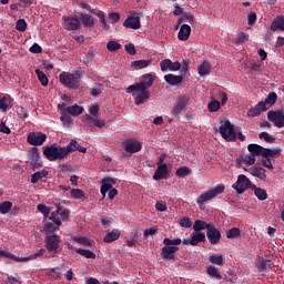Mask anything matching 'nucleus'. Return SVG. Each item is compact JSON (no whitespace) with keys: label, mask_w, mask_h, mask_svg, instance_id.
<instances>
[{"label":"nucleus","mask_w":284,"mask_h":284,"mask_svg":"<svg viewBox=\"0 0 284 284\" xmlns=\"http://www.w3.org/2000/svg\"><path fill=\"white\" fill-rule=\"evenodd\" d=\"M154 82L155 78H153L152 74H142L140 78V83L130 85L125 90V92H128L129 94L138 93L135 98V104H143L145 101L149 100V98H151V93L148 91V89H150Z\"/></svg>","instance_id":"f257e3e1"},{"label":"nucleus","mask_w":284,"mask_h":284,"mask_svg":"<svg viewBox=\"0 0 284 284\" xmlns=\"http://www.w3.org/2000/svg\"><path fill=\"white\" fill-rule=\"evenodd\" d=\"M43 155L47 158L48 161L54 162V161H62L70 154L62 150L61 145L58 144H51L43 148Z\"/></svg>","instance_id":"f03ea898"},{"label":"nucleus","mask_w":284,"mask_h":284,"mask_svg":"<svg viewBox=\"0 0 284 284\" xmlns=\"http://www.w3.org/2000/svg\"><path fill=\"white\" fill-rule=\"evenodd\" d=\"M80 71H75L74 73L63 71L59 75V81L62 85L67 87L68 89L78 90L80 87V79H81Z\"/></svg>","instance_id":"7ed1b4c3"},{"label":"nucleus","mask_w":284,"mask_h":284,"mask_svg":"<svg viewBox=\"0 0 284 284\" xmlns=\"http://www.w3.org/2000/svg\"><path fill=\"white\" fill-rule=\"evenodd\" d=\"M116 179L115 178H105L101 180V195L103 199L106 196V192H109V200H114L119 191L116 189H112V185H115Z\"/></svg>","instance_id":"20e7f679"},{"label":"nucleus","mask_w":284,"mask_h":284,"mask_svg":"<svg viewBox=\"0 0 284 284\" xmlns=\"http://www.w3.org/2000/svg\"><path fill=\"white\" fill-rule=\"evenodd\" d=\"M225 191V185L219 184L214 186L213 190L202 193L201 196L197 197V205H204L205 202L212 201L214 197L221 195Z\"/></svg>","instance_id":"39448f33"},{"label":"nucleus","mask_w":284,"mask_h":284,"mask_svg":"<svg viewBox=\"0 0 284 284\" xmlns=\"http://www.w3.org/2000/svg\"><path fill=\"white\" fill-rule=\"evenodd\" d=\"M219 133L227 142L236 141V132L234 131V126L230 121H226L222 125H220Z\"/></svg>","instance_id":"423d86ee"},{"label":"nucleus","mask_w":284,"mask_h":284,"mask_svg":"<svg viewBox=\"0 0 284 284\" xmlns=\"http://www.w3.org/2000/svg\"><path fill=\"white\" fill-rule=\"evenodd\" d=\"M62 240L59 235H48L44 237V248L52 254H58Z\"/></svg>","instance_id":"0eeeda50"},{"label":"nucleus","mask_w":284,"mask_h":284,"mask_svg":"<svg viewBox=\"0 0 284 284\" xmlns=\"http://www.w3.org/2000/svg\"><path fill=\"white\" fill-rule=\"evenodd\" d=\"M190 101L189 95H179L171 109V115H180L185 110Z\"/></svg>","instance_id":"6e6552de"},{"label":"nucleus","mask_w":284,"mask_h":284,"mask_svg":"<svg viewBox=\"0 0 284 284\" xmlns=\"http://www.w3.org/2000/svg\"><path fill=\"white\" fill-rule=\"evenodd\" d=\"M267 119L273 123L275 128H284V111L271 110L267 112Z\"/></svg>","instance_id":"1a4fd4ad"},{"label":"nucleus","mask_w":284,"mask_h":284,"mask_svg":"<svg viewBox=\"0 0 284 284\" xmlns=\"http://www.w3.org/2000/svg\"><path fill=\"white\" fill-rule=\"evenodd\" d=\"M47 141V134L42 132H30L27 136V142L33 146H41Z\"/></svg>","instance_id":"9d476101"},{"label":"nucleus","mask_w":284,"mask_h":284,"mask_svg":"<svg viewBox=\"0 0 284 284\" xmlns=\"http://www.w3.org/2000/svg\"><path fill=\"white\" fill-rule=\"evenodd\" d=\"M250 186H251L250 179L246 178V175H243V174L239 175L237 182L232 184V189L237 191L239 194H242L243 192H245L247 189H250Z\"/></svg>","instance_id":"9b49d317"},{"label":"nucleus","mask_w":284,"mask_h":284,"mask_svg":"<svg viewBox=\"0 0 284 284\" xmlns=\"http://www.w3.org/2000/svg\"><path fill=\"white\" fill-rule=\"evenodd\" d=\"M28 160L34 170L42 168L41 155L39 154L38 148H33L30 152H28Z\"/></svg>","instance_id":"f8f14e48"},{"label":"nucleus","mask_w":284,"mask_h":284,"mask_svg":"<svg viewBox=\"0 0 284 284\" xmlns=\"http://www.w3.org/2000/svg\"><path fill=\"white\" fill-rule=\"evenodd\" d=\"M122 149L130 154H135L141 151V144L136 140H125L122 143Z\"/></svg>","instance_id":"ddd939ff"},{"label":"nucleus","mask_w":284,"mask_h":284,"mask_svg":"<svg viewBox=\"0 0 284 284\" xmlns=\"http://www.w3.org/2000/svg\"><path fill=\"white\" fill-rule=\"evenodd\" d=\"M80 20L78 17H63V27L68 31H75L80 29Z\"/></svg>","instance_id":"4468645a"},{"label":"nucleus","mask_w":284,"mask_h":284,"mask_svg":"<svg viewBox=\"0 0 284 284\" xmlns=\"http://www.w3.org/2000/svg\"><path fill=\"white\" fill-rule=\"evenodd\" d=\"M180 251L179 246H164L161 251V257L164 261H174L176 252Z\"/></svg>","instance_id":"2eb2a0df"},{"label":"nucleus","mask_w":284,"mask_h":284,"mask_svg":"<svg viewBox=\"0 0 284 284\" xmlns=\"http://www.w3.org/2000/svg\"><path fill=\"white\" fill-rule=\"evenodd\" d=\"M161 71L162 72H168V71H180L181 69V63L180 62H173L172 60H162L160 62Z\"/></svg>","instance_id":"dca6fc26"},{"label":"nucleus","mask_w":284,"mask_h":284,"mask_svg":"<svg viewBox=\"0 0 284 284\" xmlns=\"http://www.w3.org/2000/svg\"><path fill=\"white\" fill-rule=\"evenodd\" d=\"M267 110H270V106H266L265 103H263V102H258V104L248 109L246 115L248 118H256V116L261 115L262 112H266Z\"/></svg>","instance_id":"f3484780"},{"label":"nucleus","mask_w":284,"mask_h":284,"mask_svg":"<svg viewBox=\"0 0 284 284\" xmlns=\"http://www.w3.org/2000/svg\"><path fill=\"white\" fill-rule=\"evenodd\" d=\"M206 237L207 241H210L211 245H217L221 243V231L219 229H210V231H206Z\"/></svg>","instance_id":"a211bd4d"},{"label":"nucleus","mask_w":284,"mask_h":284,"mask_svg":"<svg viewBox=\"0 0 284 284\" xmlns=\"http://www.w3.org/2000/svg\"><path fill=\"white\" fill-rule=\"evenodd\" d=\"M247 172L248 174L258 179L260 181H266V170L263 169L262 166H252L251 169L247 170Z\"/></svg>","instance_id":"6ab92c4d"},{"label":"nucleus","mask_w":284,"mask_h":284,"mask_svg":"<svg viewBox=\"0 0 284 284\" xmlns=\"http://www.w3.org/2000/svg\"><path fill=\"white\" fill-rule=\"evenodd\" d=\"M211 229H216V226H214L211 223H206L205 221H202V220H195L194 225H193L194 232H197V233H200L204 230H206L209 232Z\"/></svg>","instance_id":"aec40b11"},{"label":"nucleus","mask_w":284,"mask_h":284,"mask_svg":"<svg viewBox=\"0 0 284 284\" xmlns=\"http://www.w3.org/2000/svg\"><path fill=\"white\" fill-rule=\"evenodd\" d=\"M169 171H168V164H162L158 166L156 171L153 174V180L154 181H162L165 178H168Z\"/></svg>","instance_id":"412c9836"},{"label":"nucleus","mask_w":284,"mask_h":284,"mask_svg":"<svg viewBox=\"0 0 284 284\" xmlns=\"http://www.w3.org/2000/svg\"><path fill=\"white\" fill-rule=\"evenodd\" d=\"M123 26L128 29L139 30L141 28V22L139 17H129L124 20Z\"/></svg>","instance_id":"4be33fe9"},{"label":"nucleus","mask_w":284,"mask_h":284,"mask_svg":"<svg viewBox=\"0 0 284 284\" xmlns=\"http://www.w3.org/2000/svg\"><path fill=\"white\" fill-rule=\"evenodd\" d=\"M191 33H192V28L189 24H182L178 33L179 41H187Z\"/></svg>","instance_id":"5701e85b"},{"label":"nucleus","mask_w":284,"mask_h":284,"mask_svg":"<svg viewBox=\"0 0 284 284\" xmlns=\"http://www.w3.org/2000/svg\"><path fill=\"white\" fill-rule=\"evenodd\" d=\"M266 150L267 149H265L258 144H248L247 145V151L250 153L248 155L263 156V153H265Z\"/></svg>","instance_id":"b1692460"},{"label":"nucleus","mask_w":284,"mask_h":284,"mask_svg":"<svg viewBox=\"0 0 284 284\" xmlns=\"http://www.w3.org/2000/svg\"><path fill=\"white\" fill-rule=\"evenodd\" d=\"M271 30L273 32H276L278 30L284 32V16H278L275 19H273L271 23Z\"/></svg>","instance_id":"393cba45"},{"label":"nucleus","mask_w":284,"mask_h":284,"mask_svg":"<svg viewBox=\"0 0 284 284\" xmlns=\"http://www.w3.org/2000/svg\"><path fill=\"white\" fill-rule=\"evenodd\" d=\"M205 242V234L202 232H195L193 235H191L190 245L196 246L200 243Z\"/></svg>","instance_id":"a878e982"},{"label":"nucleus","mask_w":284,"mask_h":284,"mask_svg":"<svg viewBox=\"0 0 284 284\" xmlns=\"http://www.w3.org/2000/svg\"><path fill=\"white\" fill-rule=\"evenodd\" d=\"M63 112L72 116H78L82 114L83 106H79L78 104L69 105L67 106V109L63 110Z\"/></svg>","instance_id":"bb28decb"},{"label":"nucleus","mask_w":284,"mask_h":284,"mask_svg":"<svg viewBox=\"0 0 284 284\" xmlns=\"http://www.w3.org/2000/svg\"><path fill=\"white\" fill-rule=\"evenodd\" d=\"M120 234L121 233L118 229H113L111 232L105 234V236L103 237V242L104 243H113L119 240Z\"/></svg>","instance_id":"cd10ccee"},{"label":"nucleus","mask_w":284,"mask_h":284,"mask_svg":"<svg viewBox=\"0 0 284 284\" xmlns=\"http://www.w3.org/2000/svg\"><path fill=\"white\" fill-rule=\"evenodd\" d=\"M12 106V98L10 95H3L0 99V110L2 112H8V110Z\"/></svg>","instance_id":"c85d7f7f"},{"label":"nucleus","mask_w":284,"mask_h":284,"mask_svg":"<svg viewBox=\"0 0 284 284\" xmlns=\"http://www.w3.org/2000/svg\"><path fill=\"white\" fill-rule=\"evenodd\" d=\"M199 75L206 77L212 72V64L210 62L203 61L201 65H199Z\"/></svg>","instance_id":"c756f323"},{"label":"nucleus","mask_w":284,"mask_h":284,"mask_svg":"<svg viewBox=\"0 0 284 284\" xmlns=\"http://www.w3.org/2000/svg\"><path fill=\"white\" fill-rule=\"evenodd\" d=\"M164 80L171 85H179L182 83V75L165 74Z\"/></svg>","instance_id":"7c9ffc66"},{"label":"nucleus","mask_w":284,"mask_h":284,"mask_svg":"<svg viewBox=\"0 0 284 284\" xmlns=\"http://www.w3.org/2000/svg\"><path fill=\"white\" fill-rule=\"evenodd\" d=\"M281 152V149H266L262 154V159H275Z\"/></svg>","instance_id":"2f4dec72"},{"label":"nucleus","mask_w":284,"mask_h":284,"mask_svg":"<svg viewBox=\"0 0 284 284\" xmlns=\"http://www.w3.org/2000/svg\"><path fill=\"white\" fill-rule=\"evenodd\" d=\"M47 176H49V171H47L45 169H43L39 172H34L33 175H31V183L36 184V183H38V181H40Z\"/></svg>","instance_id":"473e14b6"},{"label":"nucleus","mask_w":284,"mask_h":284,"mask_svg":"<svg viewBox=\"0 0 284 284\" xmlns=\"http://www.w3.org/2000/svg\"><path fill=\"white\" fill-rule=\"evenodd\" d=\"M277 99H278V97L276 95V93L275 92H271V93H268L266 100L260 101L258 103H264V106L271 108L272 105L275 104Z\"/></svg>","instance_id":"72a5a7b5"},{"label":"nucleus","mask_w":284,"mask_h":284,"mask_svg":"<svg viewBox=\"0 0 284 284\" xmlns=\"http://www.w3.org/2000/svg\"><path fill=\"white\" fill-rule=\"evenodd\" d=\"M80 20H82L84 28L94 27V18H92L90 14H80Z\"/></svg>","instance_id":"f704fd0d"},{"label":"nucleus","mask_w":284,"mask_h":284,"mask_svg":"<svg viewBox=\"0 0 284 284\" xmlns=\"http://www.w3.org/2000/svg\"><path fill=\"white\" fill-rule=\"evenodd\" d=\"M151 60H138L132 62V68H135V70H141L144 68H148L151 65Z\"/></svg>","instance_id":"c9c22d12"},{"label":"nucleus","mask_w":284,"mask_h":284,"mask_svg":"<svg viewBox=\"0 0 284 284\" xmlns=\"http://www.w3.org/2000/svg\"><path fill=\"white\" fill-rule=\"evenodd\" d=\"M78 148H80L78 141L75 140H71V142H69V144L67 145V148H62V150L64 152H67V154H71L72 152H77Z\"/></svg>","instance_id":"e433bc0d"},{"label":"nucleus","mask_w":284,"mask_h":284,"mask_svg":"<svg viewBox=\"0 0 284 284\" xmlns=\"http://www.w3.org/2000/svg\"><path fill=\"white\" fill-rule=\"evenodd\" d=\"M75 253L82 255L84 258L95 260V253H92L90 250L75 248Z\"/></svg>","instance_id":"4c0bfd02"},{"label":"nucleus","mask_w":284,"mask_h":284,"mask_svg":"<svg viewBox=\"0 0 284 284\" xmlns=\"http://www.w3.org/2000/svg\"><path fill=\"white\" fill-rule=\"evenodd\" d=\"M36 75H38L40 84H42L43 87L49 85V78L45 73H43V71L36 69Z\"/></svg>","instance_id":"58836bf2"},{"label":"nucleus","mask_w":284,"mask_h":284,"mask_svg":"<svg viewBox=\"0 0 284 284\" xmlns=\"http://www.w3.org/2000/svg\"><path fill=\"white\" fill-rule=\"evenodd\" d=\"M164 247H176L180 246L182 243V240L180 237H176L174 240H170L169 237H165L164 241Z\"/></svg>","instance_id":"ea45409f"},{"label":"nucleus","mask_w":284,"mask_h":284,"mask_svg":"<svg viewBox=\"0 0 284 284\" xmlns=\"http://www.w3.org/2000/svg\"><path fill=\"white\" fill-rule=\"evenodd\" d=\"M206 274L207 276H210L211 278H217L219 281L222 280V275L221 273H219V270L214 266H210L206 268Z\"/></svg>","instance_id":"a19ab883"},{"label":"nucleus","mask_w":284,"mask_h":284,"mask_svg":"<svg viewBox=\"0 0 284 284\" xmlns=\"http://www.w3.org/2000/svg\"><path fill=\"white\" fill-rule=\"evenodd\" d=\"M13 204L11 201H6L0 204V213L2 215L9 214L10 210L12 209Z\"/></svg>","instance_id":"79ce46f5"},{"label":"nucleus","mask_w":284,"mask_h":284,"mask_svg":"<svg viewBox=\"0 0 284 284\" xmlns=\"http://www.w3.org/2000/svg\"><path fill=\"white\" fill-rule=\"evenodd\" d=\"M241 236V229L232 227L230 231L226 232V237L230 240H234Z\"/></svg>","instance_id":"37998d69"},{"label":"nucleus","mask_w":284,"mask_h":284,"mask_svg":"<svg viewBox=\"0 0 284 284\" xmlns=\"http://www.w3.org/2000/svg\"><path fill=\"white\" fill-rule=\"evenodd\" d=\"M72 241H75L79 244H82L84 246H92L94 245V241L88 239V237H72Z\"/></svg>","instance_id":"c03bdc74"},{"label":"nucleus","mask_w":284,"mask_h":284,"mask_svg":"<svg viewBox=\"0 0 284 284\" xmlns=\"http://www.w3.org/2000/svg\"><path fill=\"white\" fill-rule=\"evenodd\" d=\"M61 212V206H58V210L51 213L50 220L58 226L62 225L61 220L59 219V213Z\"/></svg>","instance_id":"a18cd8bd"},{"label":"nucleus","mask_w":284,"mask_h":284,"mask_svg":"<svg viewBox=\"0 0 284 284\" xmlns=\"http://www.w3.org/2000/svg\"><path fill=\"white\" fill-rule=\"evenodd\" d=\"M191 173H192V169H189L187 166H181L176 170L178 178H185V176H189Z\"/></svg>","instance_id":"49530a36"},{"label":"nucleus","mask_w":284,"mask_h":284,"mask_svg":"<svg viewBox=\"0 0 284 284\" xmlns=\"http://www.w3.org/2000/svg\"><path fill=\"white\" fill-rule=\"evenodd\" d=\"M221 110V102L217 100H213L210 103H207V111L210 112H217Z\"/></svg>","instance_id":"de8ad7c7"},{"label":"nucleus","mask_w":284,"mask_h":284,"mask_svg":"<svg viewBox=\"0 0 284 284\" xmlns=\"http://www.w3.org/2000/svg\"><path fill=\"white\" fill-rule=\"evenodd\" d=\"M210 263L217 266H223V256L217 254L210 255Z\"/></svg>","instance_id":"09e8293b"},{"label":"nucleus","mask_w":284,"mask_h":284,"mask_svg":"<svg viewBox=\"0 0 284 284\" xmlns=\"http://www.w3.org/2000/svg\"><path fill=\"white\" fill-rule=\"evenodd\" d=\"M254 194L260 202L266 201L267 199V193L264 189H256V191H254Z\"/></svg>","instance_id":"8fccbe9b"},{"label":"nucleus","mask_w":284,"mask_h":284,"mask_svg":"<svg viewBox=\"0 0 284 284\" xmlns=\"http://www.w3.org/2000/svg\"><path fill=\"white\" fill-rule=\"evenodd\" d=\"M258 139L263 140L264 142H266L268 144H272L275 142V138L271 136L270 133H267V132L260 133Z\"/></svg>","instance_id":"3c124183"},{"label":"nucleus","mask_w":284,"mask_h":284,"mask_svg":"<svg viewBox=\"0 0 284 284\" xmlns=\"http://www.w3.org/2000/svg\"><path fill=\"white\" fill-rule=\"evenodd\" d=\"M105 48L108 49L109 52H115L121 49V44L115 41H109Z\"/></svg>","instance_id":"603ef678"},{"label":"nucleus","mask_w":284,"mask_h":284,"mask_svg":"<svg viewBox=\"0 0 284 284\" xmlns=\"http://www.w3.org/2000/svg\"><path fill=\"white\" fill-rule=\"evenodd\" d=\"M70 193H71V197L75 199V200H80V199L85 197V193L82 190H79V189H72L70 191Z\"/></svg>","instance_id":"864d4df0"},{"label":"nucleus","mask_w":284,"mask_h":284,"mask_svg":"<svg viewBox=\"0 0 284 284\" xmlns=\"http://www.w3.org/2000/svg\"><path fill=\"white\" fill-rule=\"evenodd\" d=\"M16 30H18L19 32H26L27 30V22L24 19H19L16 22Z\"/></svg>","instance_id":"5fc2aeb1"},{"label":"nucleus","mask_w":284,"mask_h":284,"mask_svg":"<svg viewBox=\"0 0 284 284\" xmlns=\"http://www.w3.org/2000/svg\"><path fill=\"white\" fill-rule=\"evenodd\" d=\"M261 71H262V64L256 62L251 63V69H250L251 74L255 75Z\"/></svg>","instance_id":"6e6d98bb"},{"label":"nucleus","mask_w":284,"mask_h":284,"mask_svg":"<svg viewBox=\"0 0 284 284\" xmlns=\"http://www.w3.org/2000/svg\"><path fill=\"white\" fill-rule=\"evenodd\" d=\"M179 225L184 229H190L192 227V221L190 220V217H182L181 221H179Z\"/></svg>","instance_id":"4d7b16f0"},{"label":"nucleus","mask_w":284,"mask_h":284,"mask_svg":"<svg viewBox=\"0 0 284 284\" xmlns=\"http://www.w3.org/2000/svg\"><path fill=\"white\" fill-rule=\"evenodd\" d=\"M38 211L43 214L44 219L49 217L50 215V209L47 205L39 204Z\"/></svg>","instance_id":"13d9d810"},{"label":"nucleus","mask_w":284,"mask_h":284,"mask_svg":"<svg viewBox=\"0 0 284 284\" xmlns=\"http://www.w3.org/2000/svg\"><path fill=\"white\" fill-rule=\"evenodd\" d=\"M255 156L256 155H252V154L244 155L243 163H246L248 165H254L255 164Z\"/></svg>","instance_id":"bf43d9fd"},{"label":"nucleus","mask_w":284,"mask_h":284,"mask_svg":"<svg viewBox=\"0 0 284 284\" xmlns=\"http://www.w3.org/2000/svg\"><path fill=\"white\" fill-rule=\"evenodd\" d=\"M189 21L190 24H193L194 22V16L193 14H185L184 17L179 18V24Z\"/></svg>","instance_id":"052dcab7"},{"label":"nucleus","mask_w":284,"mask_h":284,"mask_svg":"<svg viewBox=\"0 0 284 284\" xmlns=\"http://www.w3.org/2000/svg\"><path fill=\"white\" fill-rule=\"evenodd\" d=\"M189 67H190V60H184L181 64V74L186 75L189 72Z\"/></svg>","instance_id":"680f3d73"},{"label":"nucleus","mask_w":284,"mask_h":284,"mask_svg":"<svg viewBox=\"0 0 284 284\" xmlns=\"http://www.w3.org/2000/svg\"><path fill=\"white\" fill-rule=\"evenodd\" d=\"M55 230H58V227L55 226L54 222H50V223H45L44 224V232L47 233H53Z\"/></svg>","instance_id":"e2e57ef3"},{"label":"nucleus","mask_w":284,"mask_h":284,"mask_svg":"<svg viewBox=\"0 0 284 284\" xmlns=\"http://www.w3.org/2000/svg\"><path fill=\"white\" fill-rule=\"evenodd\" d=\"M256 21H257V14L255 12H251L247 14V24L248 26H254Z\"/></svg>","instance_id":"0e129e2a"},{"label":"nucleus","mask_w":284,"mask_h":284,"mask_svg":"<svg viewBox=\"0 0 284 284\" xmlns=\"http://www.w3.org/2000/svg\"><path fill=\"white\" fill-rule=\"evenodd\" d=\"M262 165L271 171L274 170V165L272 164L271 159L262 158Z\"/></svg>","instance_id":"69168bd1"},{"label":"nucleus","mask_w":284,"mask_h":284,"mask_svg":"<svg viewBox=\"0 0 284 284\" xmlns=\"http://www.w3.org/2000/svg\"><path fill=\"white\" fill-rule=\"evenodd\" d=\"M50 276L52 278L61 277V267H52L51 271H50Z\"/></svg>","instance_id":"338daca9"},{"label":"nucleus","mask_w":284,"mask_h":284,"mask_svg":"<svg viewBox=\"0 0 284 284\" xmlns=\"http://www.w3.org/2000/svg\"><path fill=\"white\" fill-rule=\"evenodd\" d=\"M124 49H125V52H128L132 57L136 54L135 45L132 43L125 44Z\"/></svg>","instance_id":"774afa93"}]
</instances>
